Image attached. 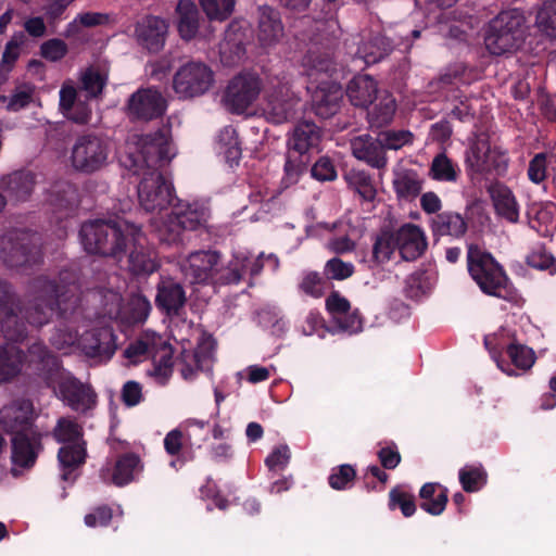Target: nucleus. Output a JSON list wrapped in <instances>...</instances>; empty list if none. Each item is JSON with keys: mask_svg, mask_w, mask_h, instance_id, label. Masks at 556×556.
Returning <instances> with one entry per match:
<instances>
[{"mask_svg": "<svg viewBox=\"0 0 556 556\" xmlns=\"http://www.w3.org/2000/svg\"><path fill=\"white\" fill-rule=\"evenodd\" d=\"M175 155V147L164 130L146 136L132 135L127 140L119 162L134 175L141 176L137 192L144 211L161 214L176 201L172 182L157 170L160 163L169 162Z\"/></svg>", "mask_w": 556, "mask_h": 556, "instance_id": "f257e3e1", "label": "nucleus"}, {"mask_svg": "<svg viewBox=\"0 0 556 556\" xmlns=\"http://www.w3.org/2000/svg\"><path fill=\"white\" fill-rule=\"evenodd\" d=\"M34 407L28 400H15L0 409V425L12 435V472L34 465L40 448V434L33 428Z\"/></svg>", "mask_w": 556, "mask_h": 556, "instance_id": "f03ea898", "label": "nucleus"}, {"mask_svg": "<svg viewBox=\"0 0 556 556\" xmlns=\"http://www.w3.org/2000/svg\"><path fill=\"white\" fill-rule=\"evenodd\" d=\"M76 290L74 285L56 286L46 277L34 279L27 291L28 305L20 311L22 318L36 327L48 324L56 311L64 314L77 303Z\"/></svg>", "mask_w": 556, "mask_h": 556, "instance_id": "7ed1b4c3", "label": "nucleus"}, {"mask_svg": "<svg viewBox=\"0 0 556 556\" xmlns=\"http://www.w3.org/2000/svg\"><path fill=\"white\" fill-rule=\"evenodd\" d=\"M55 369L58 357L41 342L31 344L27 353L12 344L0 346V382H8L23 371L51 378Z\"/></svg>", "mask_w": 556, "mask_h": 556, "instance_id": "20e7f679", "label": "nucleus"}, {"mask_svg": "<svg viewBox=\"0 0 556 556\" xmlns=\"http://www.w3.org/2000/svg\"><path fill=\"white\" fill-rule=\"evenodd\" d=\"M210 217L208 208L201 203L177 200L166 214V218L152 220V226L160 241L174 244L181 241L185 230H195L206 225Z\"/></svg>", "mask_w": 556, "mask_h": 556, "instance_id": "39448f33", "label": "nucleus"}, {"mask_svg": "<svg viewBox=\"0 0 556 556\" xmlns=\"http://www.w3.org/2000/svg\"><path fill=\"white\" fill-rule=\"evenodd\" d=\"M124 356L131 364L151 358L153 368L149 374L161 384H164L172 375V346L155 332H144L140 336L124 351Z\"/></svg>", "mask_w": 556, "mask_h": 556, "instance_id": "423d86ee", "label": "nucleus"}, {"mask_svg": "<svg viewBox=\"0 0 556 556\" xmlns=\"http://www.w3.org/2000/svg\"><path fill=\"white\" fill-rule=\"evenodd\" d=\"M467 258L469 274L483 293L502 299L510 295L508 278L490 253L470 245Z\"/></svg>", "mask_w": 556, "mask_h": 556, "instance_id": "0eeeda50", "label": "nucleus"}, {"mask_svg": "<svg viewBox=\"0 0 556 556\" xmlns=\"http://www.w3.org/2000/svg\"><path fill=\"white\" fill-rule=\"evenodd\" d=\"M53 435L59 443H63L58 453L61 478L64 481L73 482L76 479L75 471L85 463L86 458L81 428L70 418H61Z\"/></svg>", "mask_w": 556, "mask_h": 556, "instance_id": "6e6552de", "label": "nucleus"}, {"mask_svg": "<svg viewBox=\"0 0 556 556\" xmlns=\"http://www.w3.org/2000/svg\"><path fill=\"white\" fill-rule=\"evenodd\" d=\"M299 100L291 90L290 77L286 74L270 77L264 90L262 113L273 124H282L293 116Z\"/></svg>", "mask_w": 556, "mask_h": 556, "instance_id": "1a4fd4ad", "label": "nucleus"}, {"mask_svg": "<svg viewBox=\"0 0 556 556\" xmlns=\"http://www.w3.org/2000/svg\"><path fill=\"white\" fill-rule=\"evenodd\" d=\"M523 17L518 11L500 13L491 23L485 36L490 53L501 55L519 47L522 40Z\"/></svg>", "mask_w": 556, "mask_h": 556, "instance_id": "9d476101", "label": "nucleus"}, {"mask_svg": "<svg viewBox=\"0 0 556 556\" xmlns=\"http://www.w3.org/2000/svg\"><path fill=\"white\" fill-rule=\"evenodd\" d=\"M40 378L53 387L56 395L76 412H86L96 405V393L91 387L62 369L59 362L58 369L51 374V378Z\"/></svg>", "mask_w": 556, "mask_h": 556, "instance_id": "9b49d317", "label": "nucleus"}, {"mask_svg": "<svg viewBox=\"0 0 556 556\" xmlns=\"http://www.w3.org/2000/svg\"><path fill=\"white\" fill-rule=\"evenodd\" d=\"M39 238L28 231L16 230L0 239V257L10 267H26L41 260Z\"/></svg>", "mask_w": 556, "mask_h": 556, "instance_id": "f8f14e48", "label": "nucleus"}, {"mask_svg": "<svg viewBox=\"0 0 556 556\" xmlns=\"http://www.w3.org/2000/svg\"><path fill=\"white\" fill-rule=\"evenodd\" d=\"M111 155L109 141L100 136L85 135L77 138L71 154V162L76 170L94 173L103 168Z\"/></svg>", "mask_w": 556, "mask_h": 556, "instance_id": "ddd939ff", "label": "nucleus"}, {"mask_svg": "<svg viewBox=\"0 0 556 556\" xmlns=\"http://www.w3.org/2000/svg\"><path fill=\"white\" fill-rule=\"evenodd\" d=\"M103 313L110 319L121 320L125 324L142 323L148 317L151 304L141 294H132L125 306L118 292L106 290L101 293Z\"/></svg>", "mask_w": 556, "mask_h": 556, "instance_id": "4468645a", "label": "nucleus"}, {"mask_svg": "<svg viewBox=\"0 0 556 556\" xmlns=\"http://www.w3.org/2000/svg\"><path fill=\"white\" fill-rule=\"evenodd\" d=\"M214 83L212 70L202 62L182 65L174 76V90L179 98L189 99L204 94Z\"/></svg>", "mask_w": 556, "mask_h": 556, "instance_id": "2eb2a0df", "label": "nucleus"}, {"mask_svg": "<svg viewBox=\"0 0 556 556\" xmlns=\"http://www.w3.org/2000/svg\"><path fill=\"white\" fill-rule=\"evenodd\" d=\"M78 341V350L88 358L102 363L109 361L115 353L116 343L113 330L108 326L83 324Z\"/></svg>", "mask_w": 556, "mask_h": 556, "instance_id": "dca6fc26", "label": "nucleus"}, {"mask_svg": "<svg viewBox=\"0 0 556 556\" xmlns=\"http://www.w3.org/2000/svg\"><path fill=\"white\" fill-rule=\"evenodd\" d=\"M484 344L489 350L506 349L511 364L520 370H527L534 364V352L517 343L516 332L509 327H502L497 332L486 336Z\"/></svg>", "mask_w": 556, "mask_h": 556, "instance_id": "f3484780", "label": "nucleus"}, {"mask_svg": "<svg viewBox=\"0 0 556 556\" xmlns=\"http://www.w3.org/2000/svg\"><path fill=\"white\" fill-rule=\"evenodd\" d=\"M260 78L254 74H240L229 83L224 102L233 113H243L261 92Z\"/></svg>", "mask_w": 556, "mask_h": 556, "instance_id": "a211bd4d", "label": "nucleus"}, {"mask_svg": "<svg viewBox=\"0 0 556 556\" xmlns=\"http://www.w3.org/2000/svg\"><path fill=\"white\" fill-rule=\"evenodd\" d=\"M215 342L211 336L203 334L194 350H184L179 362L182 378L191 381L198 371L210 372L214 363Z\"/></svg>", "mask_w": 556, "mask_h": 556, "instance_id": "6ab92c4d", "label": "nucleus"}, {"mask_svg": "<svg viewBox=\"0 0 556 556\" xmlns=\"http://www.w3.org/2000/svg\"><path fill=\"white\" fill-rule=\"evenodd\" d=\"M264 254L254 257L248 251H237L226 267L217 269L215 283L232 285L239 283L248 275L255 276L260 274L264 263L261 261Z\"/></svg>", "mask_w": 556, "mask_h": 556, "instance_id": "aec40b11", "label": "nucleus"}, {"mask_svg": "<svg viewBox=\"0 0 556 556\" xmlns=\"http://www.w3.org/2000/svg\"><path fill=\"white\" fill-rule=\"evenodd\" d=\"M218 263L216 252L195 251L181 263V271L190 283H215Z\"/></svg>", "mask_w": 556, "mask_h": 556, "instance_id": "412c9836", "label": "nucleus"}, {"mask_svg": "<svg viewBox=\"0 0 556 556\" xmlns=\"http://www.w3.org/2000/svg\"><path fill=\"white\" fill-rule=\"evenodd\" d=\"M128 109L132 117L150 121L164 114L166 100L157 89L143 88L130 97Z\"/></svg>", "mask_w": 556, "mask_h": 556, "instance_id": "4be33fe9", "label": "nucleus"}, {"mask_svg": "<svg viewBox=\"0 0 556 556\" xmlns=\"http://www.w3.org/2000/svg\"><path fill=\"white\" fill-rule=\"evenodd\" d=\"M168 34V22L157 16H146L135 26V38L139 46L150 52L163 49Z\"/></svg>", "mask_w": 556, "mask_h": 556, "instance_id": "5701e85b", "label": "nucleus"}, {"mask_svg": "<svg viewBox=\"0 0 556 556\" xmlns=\"http://www.w3.org/2000/svg\"><path fill=\"white\" fill-rule=\"evenodd\" d=\"M248 33V23L244 21H235L228 26L225 39L219 46L220 61L224 65L233 66L243 60Z\"/></svg>", "mask_w": 556, "mask_h": 556, "instance_id": "b1692460", "label": "nucleus"}, {"mask_svg": "<svg viewBox=\"0 0 556 556\" xmlns=\"http://www.w3.org/2000/svg\"><path fill=\"white\" fill-rule=\"evenodd\" d=\"M505 163L504 155L492 149L484 138H478L466 153V165L475 173L500 169Z\"/></svg>", "mask_w": 556, "mask_h": 556, "instance_id": "393cba45", "label": "nucleus"}, {"mask_svg": "<svg viewBox=\"0 0 556 556\" xmlns=\"http://www.w3.org/2000/svg\"><path fill=\"white\" fill-rule=\"evenodd\" d=\"M17 300L12 287L4 280H0V308L5 312V319L1 323V332L10 341H21L26 337L25 327L20 324L13 307Z\"/></svg>", "mask_w": 556, "mask_h": 556, "instance_id": "a878e982", "label": "nucleus"}, {"mask_svg": "<svg viewBox=\"0 0 556 556\" xmlns=\"http://www.w3.org/2000/svg\"><path fill=\"white\" fill-rule=\"evenodd\" d=\"M127 251L129 266L135 274H151L157 268L155 252L148 247L146 236L138 226Z\"/></svg>", "mask_w": 556, "mask_h": 556, "instance_id": "bb28decb", "label": "nucleus"}, {"mask_svg": "<svg viewBox=\"0 0 556 556\" xmlns=\"http://www.w3.org/2000/svg\"><path fill=\"white\" fill-rule=\"evenodd\" d=\"M285 30L279 13L269 7H260L257 41L261 48L267 50L275 47L283 38Z\"/></svg>", "mask_w": 556, "mask_h": 556, "instance_id": "cd10ccee", "label": "nucleus"}, {"mask_svg": "<svg viewBox=\"0 0 556 556\" xmlns=\"http://www.w3.org/2000/svg\"><path fill=\"white\" fill-rule=\"evenodd\" d=\"M397 251L405 261L419 257L427 248L424 231L416 225L405 224L395 231Z\"/></svg>", "mask_w": 556, "mask_h": 556, "instance_id": "c85d7f7f", "label": "nucleus"}, {"mask_svg": "<svg viewBox=\"0 0 556 556\" xmlns=\"http://www.w3.org/2000/svg\"><path fill=\"white\" fill-rule=\"evenodd\" d=\"M137 226L125 219L111 220V235L103 244V256L121 258L128 249Z\"/></svg>", "mask_w": 556, "mask_h": 556, "instance_id": "c756f323", "label": "nucleus"}, {"mask_svg": "<svg viewBox=\"0 0 556 556\" xmlns=\"http://www.w3.org/2000/svg\"><path fill=\"white\" fill-rule=\"evenodd\" d=\"M343 98L341 87L336 83H321L312 94V105L315 113L328 118L334 115Z\"/></svg>", "mask_w": 556, "mask_h": 556, "instance_id": "7c9ffc66", "label": "nucleus"}, {"mask_svg": "<svg viewBox=\"0 0 556 556\" xmlns=\"http://www.w3.org/2000/svg\"><path fill=\"white\" fill-rule=\"evenodd\" d=\"M353 155L375 168H383L388 159L382 149L380 139H374L369 135H361L351 140Z\"/></svg>", "mask_w": 556, "mask_h": 556, "instance_id": "2f4dec72", "label": "nucleus"}, {"mask_svg": "<svg viewBox=\"0 0 556 556\" xmlns=\"http://www.w3.org/2000/svg\"><path fill=\"white\" fill-rule=\"evenodd\" d=\"M60 109L66 118L77 124L90 122L91 109L88 103L77 99V91L72 83H64L60 89Z\"/></svg>", "mask_w": 556, "mask_h": 556, "instance_id": "473e14b6", "label": "nucleus"}, {"mask_svg": "<svg viewBox=\"0 0 556 556\" xmlns=\"http://www.w3.org/2000/svg\"><path fill=\"white\" fill-rule=\"evenodd\" d=\"M111 220L96 219L85 223L79 231L84 250L89 254L103 256V244L111 235Z\"/></svg>", "mask_w": 556, "mask_h": 556, "instance_id": "72a5a7b5", "label": "nucleus"}, {"mask_svg": "<svg viewBox=\"0 0 556 556\" xmlns=\"http://www.w3.org/2000/svg\"><path fill=\"white\" fill-rule=\"evenodd\" d=\"M319 140V128L314 123L302 122L296 125L288 141L289 154H298L299 157L308 159L306 153L317 147Z\"/></svg>", "mask_w": 556, "mask_h": 556, "instance_id": "f704fd0d", "label": "nucleus"}, {"mask_svg": "<svg viewBox=\"0 0 556 556\" xmlns=\"http://www.w3.org/2000/svg\"><path fill=\"white\" fill-rule=\"evenodd\" d=\"M393 45L386 36L377 35L369 40L363 42L354 53L353 61L359 62L356 66L362 68L370 64H375L383 59L392 50Z\"/></svg>", "mask_w": 556, "mask_h": 556, "instance_id": "c9c22d12", "label": "nucleus"}, {"mask_svg": "<svg viewBox=\"0 0 556 556\" xmlns=\"http://www.w3.org/2000/svg\"><path fill=\"white\" fill-rule=\"evenodd\" d=\"M155 301L167 314H177L186 302V294L180 283L173 279H163L159 283Z\"/></svg>", "mask_w": 556, "mask_h": 556, "instance_id": "e433bc0d", "label": "nucleus"}, {"mask_svg": "<svg viewBox=\"0 0 556 556\" xmlns=\"http://www.w3.org/2000/svg\"><path fill=\"white\" fill-rule=\"evenodd\" d=\"M393 188L400 199H414L421 189L422 182L414 169L396 164L393 168Z\"/></svg>", "mask_w": 556, "mask_h": 556, "instance_id": "4c0bfd02", "label": "nucleus"}, {"mask_svg": "<svg viewBox=\"0 0 556 556\" xmlns=\"http://www.w3.org/2000/svg\"><path fill=\"white\" fill-rule=\"evenodd\" d=\"M140 471L139 457L134 454H126L116 462L111 476L110 469H103L101 476L103 480H111L115 485L123 486L131 482Z\"/></svg>", "mask_w": 556, "mask_h": 556, "instance_id": "58836bf2", "label": "nucleus"}, {"mask_svg": "<svg viewBox=\"0 0 556 556\" xmlns=\"http://www.w3.org/2000/svg\"><path fill=\"white\" fill-rule=\"evenodd\" d=\"M376 93L377 84L368 75L355 76L348 85L346 94L355 106H367L372 102Z\"/></svg>", "mask_w": 556, "mask_h": 556, "instance_id": "ea45409f", "label": "nucleus"}, {"mask_svg": "<svg viewBox=\"0 0 556 556\" xmlns=\"http://www.w3.org/2000/svg\"><path fill=\"white\" fill-rule=\"evenodd\" d=\"M491 197L500 216L510 223L518 222L519 205L511 190L505 186L496 185L491 188Z\"/></svg>", "mask_w": 556, "mask_h": 556, "instance_id": "a19ab883", "label": "nucleus"}, {"mask_svg": "<svg viewBox=\"0 0 556 556\" xmlns=\"http://www.w3.org/2000/svg\"><path fill=\"white\" fill-rule=\"evenodd\" d=\"M176 12L178 14V31L182 39L194 38L199 28V11L191 0H179Z\"/></svg>", "mask_w": 556, "mask_h": 556, "instance_id": "79ce46f5", "label": "nucleus"}, {"mask_svg": "<svg viewBox=\"0 0 556 556\" xmlns=\"http://www.w3.org/2000/svg\"><path fill=\"white\" fill-rule=\"evenodd\" d=\"M431 227L437 236L462 237L467 230V223L458 213L444 212L432 218Z\"/></svg>", "mask_w": 556, "mask_h": 556, "instance_id": "37998d69", "label": "nucleus"}, {"mask_svg": "<svg viewBox=\"0 0 556 556\" xmlns=\"http://www.w3.org/2000/svg\"><path fill=\"white\" fill-rule=\"evenodd\" d=\"M460 173L459 165L442 152L432 159L428 175L434 181L454 184Z\"/></svg>", "mask_w": 556, "mask_h": 556, "instance_id": "c03bdc74", "label": "nucleus"}, {"mask_svg": "<svg viewBox=\"0 0 556 556\" xmlns=\"http://www.w3.org/2000/svg\"><path fill=\"white\" fill-rule=\"evenodd\" d=\"M396 111L395 99L392 94L383 92L379 96L378 102L368 112L370 127L380 128L393 119Z\"/></svg>", "mask_w": 556, "mask_h": 556, "instance_id": "a18cd8bd", "label": "nucleus"}, {"mask_svg": "<svg viewBox=\"0 0 556 556\" xmlns=\"http://www.w3.org/2000/svg\"><path fill=\"white\" fill-rule=\"evenodd\" d=\"M217 150L228 163H236L241 156V148L235 128L227 126L217 137Z\"/></svg>", "mask_w": 556, "mask_h": 556, "instance_id": "49530a36", "label": "nucleus"}, {"mask_svg": "<svg viewBox=\"0 0 556 556\" xmlns=\"http://www.w3.org/2000/svg\"><path fill=\"white\" fill-rule=\"evenodd\" d=\"M81 330L80 326L76 327L73 324L59 325L50 338L51 344L58 350H68L72 348L78 349V341Z\"/></svg>", "mask_w": 556, "mask_h": 556, "instance_id": "de8ad7c7", "label": "nucleus"}, {"mask_svg": "<svg viewBox=\"0 0 556 556\" xmlns=\"http://www.w3.org/2000/svg\"><path fill=\"white\" fill-rule=\"evenodd\" d=\"M76 200V189L73 185L66 181H59L54 184L49 192L47 201L55 208H66L71 206Z\"/></svg>", "mask_w": 556, "mask_h": 556, "instance_id": "09e8293b", "label": "nucleus"}, {"mask_svg": "<svg viewBox=\"0 0 556 556\" xmlns=\"http://www.w3.org/2000/svg\"><path fill=\"white\" fill-rule=\"evenodd\" d=\"M302 66L308 76L315 74H329L333 67L332 59L328 53H321L317 50H309L302 59Z\"/></svg>", "mask_w": 556, "mask_h": 556, "instance_id": "8fccbe9b", "label": "nucleus"}, {"mask_svg": "<svg viewBox=\"0 0 556 556\" xmlns=\"http://www.w3.org/2000/svg\"><path fill=\"white\" fill-rule=\"evenodd\" d=\"M526 263L531 268L547 271L551 276L556 274V260L544 245H535L526 256Z\"/></svg>", "mask_w": 556, "mask_h": 556, "instance_id": "3c124183", "label": "nucleus"}, {"mask_svg": "<svg viewBox=\"0 0 556 556\" xmlns=\"http://www.w3.org/2000/svg\"><path fill=\"white\" fill-rule=\"evenodd\" d=\"M106 80V73L93 66L88 67L80 75L81 87L90 98L101 93Z\"/></svg>", "mask_w": 556, "mask_h": 556, "instance_id": "603ef678", "label": "nucleus"}, {"mask_svg": "<svg viewBox=\"0 0 556 556\" xmlns=\"http://www.w3.org/2000/svg\"><path fill=\"white\" fill-rule=\"evenodd\" d=\"M1 99L7 102L9 111L17 112L34 102L35 87L30 84H22L14 89L10 98L2 97Z\"/></svg>", "mask_w": 556, "mask_h": 556, "instance_id": "864d4df0", "label": "nucleus"}, {"mask_svg": "<svg viewBox=\"0 0 556 556\" xmlns=\"http://www.w3.org/2000/svg\"><path fill=\"white\" fill-rule=\"evenodd\" d=\"M397 250L395 232H381L374 244V257L378 263H384L391 260Z\"/></svg>", "mask_w": 556, "mask_h": 556, "instance_id": "5fc2aeb1", "label": "nucleus"}, {"mask_svg": "<svg viewBox=\"0 0 556 556\" xmlns=\"http://www.w3.org/2000/svg\"><path fill=\"white\" fill-rule=\"evenodd\" d=\"M555 161L553 154L538 153L529 162L528 166V178L531 182L540 185L547 177V170L549 165Z\"/></svg>", "mask_w": 556, "mask_h": 556, "instance_id": "6e6d98bb", "label": "nucleus"}, {"mask_svg": "<svg viewBox=\"0 0 556 556\" xmlns=\"http://www.w3.org/2000/svg\"><path fill=\"white\" fill-rule=\"evenodd\" d=\"M538 29L548 37H556V1L546 2L535 18Z\"/></svg>", "mask_w": 556, "mask_h": 556, "instance_id": "4d7b16f0", "label": "nucleus"}, {"mask_svg": "<svg viewBox=\"0 0 556 556\" xmlns=\"http://www.w3.org/2000/svg\"><path fill=\"white\" fill-rule=\"evenodd\" d=\"M26 43V36L22 31L15 33L7 42L5 49L2 54L1 67L3 71H11L14 63L21 55L22 48Z\"/></svg>", "mask_w": 556, "mask_h": 556, "instance_id": "13d9d810", "label": "nucleus"}, {"mask_svg": "<svg viewBox=\"0 0 556 556\" xmlns=\"http://www.w3.org/2000/svg\"><path fill=\"white\" fill-rule=\"evenodd\" d=\"M459 481L466 492H477L486 482L485 471L478 466H466L459 470Z\"/></svg>", "mask_w": 556, "mask_h": 556, "instance_id": "bf43d9fd", "label": "nucleus"}, {"mask_svg": "<svg viewBox=\"0 0 556 556\" xmlns=\"http://www.w3.org/2000/svg\"><path fill=\"white\" fill-rule=\"evenodd\" d=\"M210 20L225 21L233 12L236 0H199Z\"/></svg>", "mask_w": 556, "mask_h": 556, "instance_id": "052dcab7", "label": "nucleus"}, {"mask_svg": "<svg viewBox=\"0 0 556 556\" xmlns=\"http://www.w3.org/2000/svg\"><path fill=\"white\" fill-rule=\"evenodd\" d=\"M34 180L30 174L16 173L10 176L8 190L16 201H23L31 193Z\"/></svg>", "mask_w": 556, "mask_h": 556, "instance_id": "680f3d73", "label": "nucleus"}, {"mask_svg": "<svg viewBox=\"0 0 556 556\" xmlns=\"http://www.w3.org/2000/svg\"><path fill=\"white\" fill-rule=\"evenodd\" d=\"M180 427L190 445L197 446H200L208 438L211 430L207 421L199 419H188Z\"/></svg>", "mask_w": 556, "mask_h": 556, "instance_id": "e2e57ef3", "label": "nucleus"}, {"mask_svg": "<svg viewBox=\"0 0 556 556\" xmlns=\"http://www.w3.org/2000/svg\"><path fill=\"white\" fill-rule=\"evenodd\" d=\"M109 15L100 12H84L78 14L75 20L70 23L65 30V36L70 37L77 31L78 25L85 27H93L104 25L109 22Z\"/></svg>", "mask_w": 556, "mask_h": 556, "instance_id": "0e129e2a", "label": "nucleus"}, {"mask_svg": "<svg viewBox=\"0 0 556 556\" xmlns=\"http://www.w3.org/2000/svg\"><path fill=\"white\" fill-rule=\"evenodd\" d=\"M354 265L339 257H332L325 264L324 274L327 278L333 280H344L354 274Z\"/></svg>", "mask_w": 556, "mask_h": 556, "instance_id": "69168bd1", "label": "nucleus"}, {"mask_svg": "<svg viewBox=\"0 0 556 556\" xmlns=\"http://www.w3.org/2000/svg\"><path fill=\"white\" fill-rule=\"evenodd\" d=\"M258 323L274 334L279 336L286 331L287 323L276 308H263L257 314Z\"/></svg>", "mask_w": 556, "mask_h": 556, "instance_id": "338daca9", "label": "nucleus"}, {"mask_svg": "<svg viewBox=\"0 0 556 556\" xmlns=\"http://www.w3.org/2000/svg\"><path fill=\"white\" fill-rule=\"evenodd\" d=\"M380 142L382 144L383 151L386 149L389 150H399L402 147L408 144L413 140L412 132L407 130H390L384 131L379 135Z\"/></svg>", "mask_w": 556, "mask_h": 556, "instance_id": "774afa93", "label": "nucleus"}]
</instances>
